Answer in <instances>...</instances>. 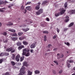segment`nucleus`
<instances>
[{
    "label": "nucleus",
    "mask_w": 75,
    "mask_h": 75,
    "mask_svg": "<svg viewBox=\"0 0 75 75\" xmlns=\"http://www.w3.org/2000/svg\"><path fill=\"white\" fill-rule=\"evenodd\" d=\"M25 68L24 67V66H23L22 67L20 70V73H19V75H23V74H24L25 73V71H24Z\"/></svg>",
    "instance_id": "f257e3e1"
},
{
    "label": "nucleus",
    "mask_w": 75,
    "mask_h": 75,
    "mask_svg": "<svg viewBox=\"0 0 75 75\" xmlns=\"http://www.w3.org/2000/svg\"><path fill=\"white\" fill-rule=\"evenodd\" d=\"M6 51L7 52H10L11 51V52L13 53L16 51V49H14V48L13 47H10L7 48L6 50Z\"/></svg>",
    "instance_id": "f03ea898"
},
{
    "label": "nucleus",
    "mask_w": 75,
    "mask_h": 75,
    "mask_svg": "<svg viewBox=\"0 0 75 75\" xmlns=\"http://www.w3.org/2000/svg\"><path fill=\"white\" fill-rule=\"evenodd\" d=\"M65 11H66V10H62L61 11L60 13H56L55 14V16L56 17H58V16H61V15L62 14L64 13H65Z\"/></svg>",
    "instance_id": "7ed1b4c3"
},
{
    "label": "nucleus",
    "mask_w": 75,
    "mask_h": 75,
    "mask_svg": "<svg viewBox=\"0 0 75 75\" xmlns=\"http://www.w3.org/2000/svg\"><path fill=\"white\" fill-rule=\"evenodd\" d=\"M36 45H37V42H35L33 44L31 45L30 47L31 48H34L36 47Z\"/></svg>",
    "instance_id": "20e7f679"
},
{
    "label": "nucleus",
    "mask_w": 75,
    "mask_h": 75,
    "mask_svg": "<svg viewBox=\"0 0 75 75\" xmlns=\"http://www.w3.org/2000/svg\"><path fill=\"white\" fill-rule=\"evenodd\" d=\"M20 55L18 54L17 56H16L15 58V59L16 61L18 62L20 61Z\"/></svg>",
    "instance_id": "39448f33"
},
{
    "label": "nucleus",
    "mask_w": 75,
    "mask_h": 75,
    "mask_svg": "<svg viewBox=\"0 0 75 75\" xmlns=\"http://www.w3.org/2000/svg\"><path fill=\"white\" fill-rule=\"evenodd\" d=\"M69 13L70 14H74V13H75V10H72L70 11L69 12Z\"/></svg>",
    "instance_id": "423d86ee"
},
{
    "label": "nucleus",
    "mask_w": 75,
    "mask_h": 75,
    "mask_svg": "<svg viewBox=\"0 0 75 75\" xmlns=\"http://www.w3.org/2000/svg\"><path fill=\"white\" fill-rule=\"evenodd\" d=\"M31 8H32L31 6H27L26 7V10L28 11H31Z\"/></svg>",
    "instance_id": "0eeeda50"
},
{
    "label": "nucleus",
    "mask_w": 75,
    "mask_h": 75,
    "mask_svg": "<svg viewBox=\"0 0 75 75\" xmlns=\"http://www.w3.org/2000/svg\"><path fill=\"white\" fill-rule=\"evenodd\" d=\"M13 25V23L11 22H9L6 24L7 26H10L11 25Z\"/></svg>",
    "instance_id": "6e6552de"
},
{
    "label": "nucleus",
    "mask_w": 75,
    "mask_h": 75,
    "mask_svg": "<svg viewBox=\"0 0 75 75\" xmlns=\"http://www.w3.org/2000/svg\"><path fill=\"white\" fill-rule=\"evenodd\" d=\"M69 20V16H66L65 20V22H68V21Z\"/></svg>",
    "instance_id": "1a4fd4ad"
},
{
    "label": "nucleus",
    "mask_w": 75,
    "mask_h": 75,
    "mask_svg": "<svg viewBox=\"0 0 75 75\" xmlns=\"http://www.w3.org/2000/svg\"><path fill=\"white\" fill-rule=\"evenodd\" d=\"M40 71L38 70H36L35 71V74H40Z\"/></svg>",
    "instance_id": "9d476101"
},
{
    "label": "nucleus",
    "mask_w": 75,
    "mask_h": 75,
    "mask_svg": "<svg viewBox=\"0 0 75 75\" xmlns=\"http://www.w3.org/2000/svg\"><path fill=\"white\" fill-rule=\"evenodd\" d=\"M28 75H32L33 74V72H31L30 70L28 71Z\"/></svg>",
    "instance_id": "9b49d317"
},
{
    "label": "nucleus",
    "mask_w": 75,
    "mask_h": 75,
    "mask_svg": "<svg viewBox=\"0 0 75 75\" xmlns=\"http://www.w3.org/2000/svg\"><path fill=\"white\" fill-rule=\"evenodd\" d=\"M23 65L24 66H25L26 67H28V65L27 64V63L26 62H24L23 63Z\"/></svg>",
    "instance_id": "f8f14e48"
},
{
    "label": "nucleus",
    "mask_w": 75,
    "mask_h": 75,
    "mask_svg": "<svg viewBox=\"0 0 75 75\" xmlns=\"http://www.w3.org/2000/svg\"><path fill=\"white\" fill-rule=\"evenodd\" d=\"M23 48H24V47L23 45H21V46L18 47V48L19 50H21Z\"/></svg>",
    "instance_id": "ddd939ff"
},
{
    "label": "nucleus",
    "mask_w": 75,
    "mask_h": 75,
    "mask_svg": "<svg viewBox=\"0 0 75 75\" xmlns=\"http://www.w3.org/2000/svg\"><path fill=\"white\" fill-rule=\"evenodd\" d=\"M23 44L25 45H28V42H27L26 41H23Z\"/></svg>",
    "instance_id": "4468645a"
},
{
    "label": "nucleus",
    "mask_w": 75,
    "mask_h": 75,
    "mask_svg": "<svg viewBox=\"0 0 75 75\" xmlns=\"http://www.w3.org/2000/svg\"><path fill=\"white\" fill-rule=\"evenodd\" d=\"M8 31H11V32H12V33H15L16 32V30H12L11 29H10L9 30H8Z\"/></svg>",
    "instance_id": "2eb2a0df"
},
{
    "label": "nucleus",
    "mask_w": 75,
    "mask_h": 75,
    "mask_svg": "<svg viewBox=\"0 0 75 75\" xmlns=\"http://www.w3.org/2000/svg\"><path fill=\"white\" fill-rule=\"evenodd\" d=\"M43 9H40L39 11L40 13V14H41V13H43Z\"/></svg>",
    "instance_id": "dca6fc26"
},
{
    "label": "nucleus",
    "mask_w": 75,
    "mask_h": 75,
    "mask_svg": "<svg viewBox=\"0 0 75 75\" xmlns=\"http://www.w3.org/2000/svg\"><path fill=\"white\" fill-rule=\"evenodd\" d=\"M74 24V23L72 22L69 25V27H72L73 25Z\"/></svg>",
    "instance_id": "f3484780"
},
{
    "label": "nucleus",
    "mask_w": 75,
    "mask_h": 75,
    "mask_svg": "<svg viewBox=\"0 0 75 75\" xmlns=\"http://www.w3.org/2000/svg\"><path fill=\"white\" fill-rule=\"evenodd\" d=\"M25 55V56H26V57H28V56H30V53L29 52L27 53H26Z\"/></svg>",
    "instance_id": "a211bd4d"
},
{
    "label": "nucleus",
    "mask_w": 75,
    "mask_h": 75,
    "mask_svg": "<svg viewBox=\"0 0 75 75\" xmlns=\"http://www.w3.org/2000/svg\"><path fill=\"white\" fill-rule=\"evenodd\" d=\"M40 6H36L35 8V9H36V10H39V9H40Z\"/></svg>",
    "instance_id": "6ab92c4d"
},
{
    "label": "nucleus",
    "mask_w": 75,
    "mask_h": 75,
    "mask_svg": "<svg viewBox=\"0 0 75 75\" xmlns=\"http://www.w3.org/2000/svg\"><path fill=\"white\" fill-rule=\"evenodd\" d=\"M24 57H21L20 58V60L21 61H23V60H24Z\"/></svg>",
    "instance_id": "aec40b11"
},
{
    "label": "nucleus",
    "mask_w": 75,
    "mask_h": 75,
    "mask_svg": "<svg viewBox=\"0 0 75 75\" xmlns=\"http://www.w3.org/2000/svg\"><path fill=\"white\" fill-rule=\"evenodd\" d=\"M15 57V54H12V56L11 57L12 59H14V57Z\"/></svg>",
    "instance_id": "412c9836"
},
{
    "label": "nucleus",
    "mask_w": 75,
    "mask_h": 75,
    "mask_svg": "<svg viewBox=\"0 0 75 75\" xmlns=\"http://www.w3.org/2000/svg\"><path fill=\"white\" fill-rule=\"evenodd\" d=\"M11 63L12 65H13V66H14V65H15V64H16L15 62H14L13 61H11Z\"/></svg>",
    "instance_id": "4be33fe9"
},
{
    "label": "nucleus",
    "mask_w": 75,
    "mask_h": 75,
    "mask_svg": "<svg viewBox=\"0 0 75 75\" xmlns=\"http://www.w3.org/2000/svg\"><path fill=\"white\" fill-rule=\"evenodd\" d=\"M17 45H18V46H20L21 45V42H18L17 43Z\"/></svg>",
    "instance_id": "5701e85b"
},
{
    "label": "nucleus",
    "mask_w": 75,
    "mask_h": 75,
    "mask_svg": "<svg viewBox=\"0 0 75 75\" xmlns=\"http://www.w3.org/2000/svg\"><path fill=\"white\" fill-rule=\"evenodd\" d=\"M17 38H12V40L14 41H16V40H17Z\"/></svg>",
    "instance_id": "b1692460"
},
{
    "label": "nucleus",
    "mask_w": 75,
    "mask_h": 75,
    "mask_svg": "<svg viewBox=\"0 0 75 75\" xmlns=\"http://www.w3.org/2000/svg\"><path fill=\"white\" fill-rule=\"evenodd\" d=\"M26 52H29L30 51V48H25Z\"/></svg>",
    "instance_id": "393cba45"
},
{
    "label": "nucleus",
    "mask_w": 75,
    "mask_h": 75,
    "mask_svg": "<svg viewBox=\"0 0 75 75\" xmlns=\"http://www.w3.org/2000/svg\"><path fill=\"white\" fill-rule=\"evenodd\" d=\"M44 41H47V36H44Z\"/></svg>",
    "instance_id": "a878e982"
},
{
    "label": "nucleus",
    "mask_w": 75,
    "mask_h": 75,
    "mask_svg": "<svg viewBox=\"0 0 75 75\" xmlns=\"http://www.w3.org/2000/svg\"><path fill=\"white\" fill-rule=\"evenodd\" d=\"M36 13L37 15H40L41 14L40 12H39V11L36 12Z\"/></svg>",
    "instance_id": "bb28decb"
},
{
    "label": "nucleus",
    "mask_w": 75,
    "mask_h": 75,
    "mask_svg": "<svg viewBox=\"0 0 75 75\" xmlns=\"http://www.w3.org/2000/svg\"><path fill=\"white\" fill-rule=\"evenodd\" d=\"M24 38L23 37L19 38V40H24Z\"/></svg>",
    "instance_id": "cd10ccee"
},
{
    "label": "nucleus",
    "mask_w": 75,
    "mask_h": 75,
    "mask_svg": "<svg viewBox=\"0 0 75 75\" xmlns=\"http://www.w3.org/2000/svg\"><path fill=\"white\" fill-rule=\"evenodd\" d=\"M3 55H4V54L3 53H1L0 54V57H1V56H3Z\"/></svg>",
    "instance_id": "c85d7f7f"
},
{
    "label": "nucleus",
    "mask_w": 75,
    "mask_h": 75,
    "mask_svg": "<svg viewBox=\"0 0 75 75\" xmlns=\"http://www.w3.org/2000/svg\"><path fill=\"white\" fill-rule=\"evenodd\" d=\"M43 33L44 34H48V32L47 31H44Z\"/></svg>",
    "instance_id": "c756f323"
},
{
    "label": "nucleus",
    "mask_w": 75,
    "mask_h": 75,
    "mask_svg": "<svg viewBox=\"0 0 75 75\" xmlns=\"http://www.w3.org/2000/svg\"><path fill=\"white\" fill-rule=\"evenodd\" d=\"M41 25L43 27H44L45 26V24H44V23L42 22L41 23Z\"/></svg>",
    "instance_id": "7c9ffc66"
},
{
    "label": "nucleus",
    "mask_w": 75,
    "mask_h": 75,
    "mask_svg": "<svg viewBox=\"0 0 75 75\" xmlns=\"http://www.w3.org/2000/svg\"><path fill=\"white\" fill-rule=\"evenodd\" d=\"M8 3V2H7L6 1H5L4 2L3 1V4H6V3Z\"/></svg>",
    "instance_id": "2f4dec72"
},
{
    "label": "nucleus",
    "mask_w": 75,
    "mask_h": 75,
    "mask_svg": "<svg viewBox=\"0 0 75 75\" xmlns=\"http://www.w3.org/2000/svg\"><path fill=\"white\" fill-rule=\"evenodd\" d=\"M31 3V2H27L26 4H25V5H28V4H30Z\"/></svg>",
    "instance_id": "473e14b6"
},
{
    "label": "nucleus",
    "mask_w": 75,
    "mask_h": 75,
    "mask_svg": "<svg viewBox=\"0 0 75 75\" xmlns=\"http://www.w3.org/2000/svg\"><path fill=\"white\" fill-rule=\"evenodd\" d=\"M26 52H24L23 51V53L22 54L23 55H26Z\"/></svg>",
    "instance_id": "72a5a7b5"
},
{
    "label": "nucleus",
    "mask_w": 75,
    "mask_h": 75,
    "mask_svg": "<svg viewBox=\"0 0 75 75\" xmlns=\"http://www.w3.org/2000/svg\"><path fill=\"white\" fill-rule=\"evenodd\" d=\"M3 75H10L9 73L8 72H6V73L5 74H4Z\"/></svg>",
    "instance_id": "f704fd0d"
},
{
    "label": "nucleus",
    "mask_w": 75,
    "mask_h": 75,
    "mask_svg": "<svg viewBox=\"0 0 75 75\" xmlns=\"http://www.w3.org/2000/svg\"><path fill=\"white\" fill-rule=\"evenodd\" d=\"M22 34H23V33H21L20 32L18 33V35H19V36H20V35H21Z\"/></svg>",
    "instance_id": "c9c22d12"
},
{
    "label": "nucleus",
    "mask_w": 75,
    "mask_h": 75,
    "mask_svg": "<svg viewBox=\"0 0 75 75\" xmlns=\"http://www.w3.org/2000/svg\"><path fill=\"white\" fill-rule=\"evenodd\" d=\"M12 36H13V37H16V36H17V34L14 33L12 35Z\"/></svg>",
    "instance_id": "e433bc0d"
},
{
    "label": "nucleus",
    "mask_w": 75,
    "mask_h": 75,
    "mask_svg": "<svg viewBox=\"0 0 75 75\" xmlns=\"http://www.w3.org/2000/svg\"><path fill=\"white\" fill-rule=\"evenodd\" d=\"M3 35H7V32H4L3 33Z\"/></svg>",
    "instance_id": "4c0bfd02"
},
{
    "label": "nucleus",
    "mask_w": 75,
    "mask_h": 75,
    "mask_svg": "<svg viewBox=\"0 0 75 75\" xmlns=\"http://www.w3.org/2000/svg\"><path fill=\"white\" fill-rule=\"evenodd\" d=\"M14 6V5L13 4H12L11 5V6H8V7L9 8H11V7H12V6Z\"/></svg>",
    "instance_id": "58836bf2"
},
{
    "label": "nucleus",
    "mask_w": 75,
    "mask_h": 75,
    "mask_svg": "<svg viewBox=\"0 0 75 75\" xmlns=\"http://www.w3.org/2000/svg\"><path fill=\"white\" fill-rule=\"evenodd\" d=\"M9 55V54L8 53H5L4 54V55H6V56H7Z\"/></svg>",
    "instance_id": "ea45409f"
},
{
    "label": "nucleus",
    "mask_w": 75,
    "mask_h": 75,
    "mask_svg": "<svg viewBox=\"0 0 75 75\" xmlns=\"http://www.w3.org/2000/svg\"><path fill=\"white\" fill-rule=\"evenodd\" d=\"M30 52L31 53H34V50L33 49L30 50Z\"/></svg>",
    "instance_id": "a19ab883"
},
{
    "label": "nucleus",
    "mask_w": 75,
    "mask_h": 75,
    "mask_svg": "<svg viewBox=\"0 0 75 75\" xmlns=\"http://www.w3.org/2000/svg\"><path fill=\"white\" fill-rule=\"evenodd\" d=\"M3 4V1H0V4Z\"/></svg>",
    "instance_id": "79ce46f5"
},
{
    "label": "nucleus",
    "mask_w": 75,
    "mask_h": 75,
    "mask_svg": "<svg viewBox=\"0 0 75 75\" xmlns=\"http://www.w3.org/2000/svg\"><path fill=\"white\" fill-rule=\"evenodd\" d=\"M27 10L26 9H24V11H23V12L24 14H25L27 13Z\"/></svg>",
    "instance_id": "37998d69"
},
{
    "label": "nucleus",
    "mask_w": 75,
    "mask_h": 75,
    "mask_svg": "<svg viewBox=\"0 0 75 75\" xmlns=\"http://www.w3.org/2000/svg\"><path fill=\"white\" fill-rule=\"evenodd\" d=\"M64 7L65 8H66V7H67V3H66L64 4Z\"/></svg>",
    "instance_id": "c03bdc74"
},
{
    "label": "nucleus",
    "mask_w": 75,
    "mask_h": 75,
    "mask_svg": "<svg viewBox=\"0 0 75 75\" xmlns=\"http://www.w3.org/2000/svg\"><path fill=\"white\" fill-rule=\"evenodd\" d=\"M24 6H22L21 7V10H24Z\"/></svg>",
    "instance_id": "a18cd8bd"
},
{
    "label": "nucleus",
    "mask_w": 75,
    "mask_h": 75,
    "mask_svg": "<svg viewBox=\"0 0 75 75\" xmlns=\"http://www.w3.org/2000/svg\"><path fill=\"white\" fill-rule=\"evenodd\" d=\"M22 30L23 31L26 32V29H22Z\"/></svg>",
    "instance_id": "49530a36"
},
{
    "label": "nucleus",
    "mask_w": 75,
    "mask_h": 75,
    "mask_svg": "<svg viewBox=\"0 0 75 75\" xmlns=\"http://www.w3.org/2000/svg\"><path fill=\"white\" fill-rule=\"evenodd\" d=\"M53 39H55V38H57V36L55 35L54 36H53Z\"/></svg>",
    "instance_id": "de8ad7c7"
},
{
    "label": "nucleus",
    "mask_w": 75,
    "mask_h": 75,
    "mask_svg": "<svg viewBox=\"0 0 75 75\" xmlns=\"http://www.w3.org/2000/svg\"><path fill=\"white\" fill-rule=\"evenodd\" d=\"M2 62H3V59H0V64H1Z\"/></svg>",
    "instance_id": "09e8293b"
},
{
    "label": "nucleus",
    "mask_w": 75,
    "mask_h": 75,
    "mask_svg": "<svg viewBox=\"0 0 75 75\" xmlns=\"http://www.w3.org/2000/svg\"><path fill=\"white\" fill-rule=\"evenodd\" d=\"M54 63H55L57 65H58V62H56L55 61H54Z\"/></svg>",
    "instance_id": "8fccbe9b"
},
{
    "label": "nucleus",
    "mask_w": 75,
    "mask_h": 75,
    "mask_svg": "<svg viewBox=\"0 0 75 75\" xmlns=\"http://www.w3.org/2000/svg\"><path fill=\"white\" fill-rule=\"evenodd\" d=\"M57 32L58 33H59V29H58V28H57Z\"/></svg>",
    "instance_id": "3c124183"
},
{
    "label": "nucleus",
    "mask_w": 75,
    "mask_h": 75,
    "mask_svg": "<svg viewBox=\"0 0 75 75\" xmlns=\"http://www.w3.org/2000/svg\"><path fill=\"white\" fill-rule=\"evenodd\" d=\"M62 70H61L59 72V74H61L62 73Z\"/></svg>",
    "instance_id": "603ef678"
},
{
    "label": "nucleus",
    "mask_w": 75,
    "mask_h": 75,
    "mask_svg": "<svg viewBox=\"0 0 75 75\" xmlns=\"http://www.w3.org/2000/svg\"><path fill=\"white\" fill-rule=\"evenodd\" d=\"M25 29H26V32H27V31H28V30H30V29L28 28H26Z\"/></svg>",
    "instance_id": "864d4df0"
},
{
    "label": "nucleus",
    "mask_w": 75,
    "mask_h": 75,
    "mask_svg": "<svg viewBox=\"0 0 75 75\" xmlns=\"http://www.w3.org/2000/svg\"><path fill=\"white\" fill-rule=\"evenodd\" d=\"M66 45H69L70 44H69V42H67L66 43Z\"/></svg>",
    "instance_id": "5fc2aeb1"
},
{
    "label": "nucleus",
    "mask_w": 75,
    "mask_h": 75,
    "mask_svg": "<svg viewBox=\"0 0 75 75\" xmlns=\"http://www.w3.org/2000/svg\"><path fill=\"white\" fill-rule=\"evenodd\" d=\"M30 23H28V24H31V23H32L33 22L32 21H30Z\"/></svg>",
    "instance_id": "6e6d98bb"
},
{
    "label": "nucleus",
    "mask_w": 75,
    "mask_h": 75,
    "mask_svg": "<svg viewBox=\"0 0 75 75\" xmlns=\"http://www.w3.org/2000/svg\"><path fill=\"white\" fill-rule=\"evenodd\" d=\"M23 51L24 52H26V49H24L23 50Z\"/></svg>",
    "instance_id": "4d7b16f0"
},
{
    "label": "nucleus",
    "mask_w": 75,
    "mask_h": 75,
    "mask_svg": "<svg viewBox=\"0 0 75 75\" xmlns=\"http://www.w3.org/2000/svg\"><path fill=\"white\" fill-rule=\"evenodd\" d=\"M74 61H72V60H70L69 61V62L70 63H71V62H73Z\"/></svg>",
    "instance_id": "13d9d810"
},
{
    "label": "nucleus",
    "mask_w": 75,
    "mask_h": 75,
    "mask_svg": "<svg viewBox=\"0 0 75 75\" xmlns=\"http://www.w3.org/2000/svg\"><path fill=\"white\" fill-rule=\"evenodd\" d=\"M38 6H40V5L41 4V3L39 2L38 3Z\"/></svg>",
    "instance_id": "bf43d9fd"
},
{
    "label": "nucleus",
    "mask_w": 75,
    "mask_h": 75,
    "mask_svg": "<svg viewBox=\"0 0 75 75\" xmlns=\"http://www.w3.org/2000/svg\"><path fill=\"white\" fill-rule=\"evenodd\" d=\"M46 20L47 21H50V19H49L48 18H47Z\"/></svg>",
    "instance_id": "052dcab7"
},
{
    "label": "nucleus",
    "mask_w": 75,
    "mask_h": 75,
    "mask_svg": "<svg viewBox=\"0 0 75 75\" xmlns=\"http://www.w3.org/2000/svg\"><path fill=\"white\" fill-rule=\"evenodd\" d=\"M67 67H68V68H69V67H70V64H68L67 65Z\"/></svg>",
    "instance_id": "680f3d73"
},
{
    "label": "nucleus",
    "mask_w": 75,
    "mask_h": 75,
    "mask_svg": "<svg viewBox=\"0 0 75 75\" xmlns=\"http://www.w3.org/2000/svg\"><path fill=\"white\" fill-rule=\"evenodd\" d=\"M64 57V55L62 54L61 56L60 57L61 58H62Z\"/></svg>",
    "instance_id": "e2e57ef3"
},
{
    "label": "nucleus",
    "mask_w": 75,
    "mask_h": 75,
    "mask_svg": "<svg viewBox=\"0 0 75 75\" xmlns=\"http://www.w3.org/2000/svg\"><path fill=\"white\" fill-rule=\"evenodd\" d=\"M0 11H1V12H3V10L0 9Z\"/></svg>",
    "instance_id": "0e129e2a"
},
{
    "label": "nucleus",
    "mask_w": 75,
    "mask_h": 75,
    "mask_svg": "<svg viewBox=\"0 0 75 75\" xmlns=\"http://www.w3.org/2000/svg\"><path fill=\"white\" fill-rule=\"evenodd\" d=\"M4 42H7V40H6Z\"/></svg>",
    "instance_id": "69168bd1"
},
{
    "label": "nucleus",
    "mask_w": 75,
    "mask_h": 75,
    "mask_svg": "<svg viewBox=\"0 0 75 75\" xmlns=\"http://www.w3.org/2000/svg\"><path fill=\"white\" fill-rule=\"evenodd\" d=\"M51 47V45H48V47Z\"/></svg>",
    "instance_id": "338daca9"
},
{
    "label": "nucleus",
    "mask_w": 75,
    "mask_h": 75,
    "mask_svg": "<svg viewBox=\"0 0 75 75\" xmlns=\"http://www.w3.org/2000/svg\"><path fill=\"white\" fill-rule=\"evenodd\" d=\"M54 51H56V50H57V48H54V50H53Z\"/></svg>",
    "instance_id": "774afa93"
}]
</instances>
